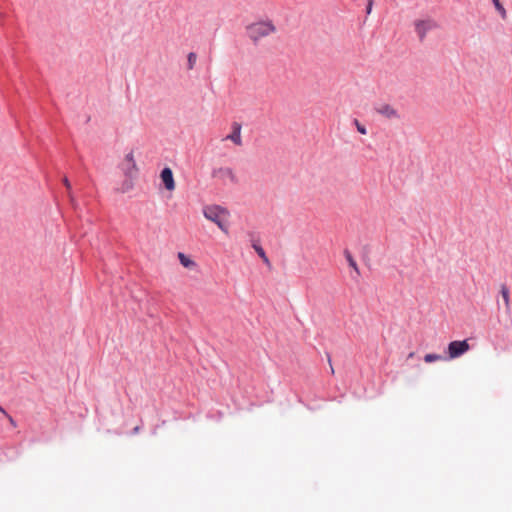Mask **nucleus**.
<instances>
[{
  "label": "nucleus",
  "mask_w": 512,
  "mask_h": 512,
  "mask_svg": "<svg viewBox=\"0 0 512 512\" xmlns=\"http://www.w3.org/2000/svg\"><path fill=\"white\" fill-rule=\"evenodd\" d=\"M276 32V25L270 19L256 21L246 27L247 36L254 44Z\"/></svg>",
  "instance_id": "nucleus-1"
},
{
  "label": "nucleus",
  "mask_w": 512,
  "mask_h": 512,
  "mask_svg": "<svg viewBox=\"0 0 512 512\" xmlns=\"http://www.w3.org/2000/svg\"><path fill=\"white\" fill-rule=\"evenodd\" d=\"M203 215L207 220L215 223L224 233H228L226 220L229 213L225 208L218 205L205 206L203 208Z\"/></svg>",
  "instance_id": "nucleus-2"
},
{
  "label": "nucleus",
  "mask_w": 512,
  "mask_h": 512,
  "mask_svg": "<svg viewBox=\"0 0 512 512\" xmlns=\"http://www.w3.org/2000/svg\"><path fill=\"white\" fill-rule=\"evenodd\" d=\"M415 31L420 40H423L427 33L439 27L438 23L432 18L418 19L414 22Z\"/></svg>",
  "instance_id": "nucleus-3"
},
{
  "label": "nucleus",
  "mask_w": 512,
  "mask_h": 512,
  "mask_svg": "<svg viewBox=\"0 0 512 512\" xmlns=\"http://www.w3.org/2000/svg\"><path fill=\"white\" fill-rule=\"evenodd\" d=\"M212 175L223 183L236 184L238 182L235 172L230 167H220L215 169Z\"/></svg>",
  "instance_id": "nucleus-4"
},
{
  "label": "nucleus",
  "mask_w": 512,
  "mask_h": 512,
  "mask_svg": "<svg viewBox=\"0 0 512 512\" xmlns=\"http://www.w3.org/2000/svg\"><path fill=\"white\" fill-rule=\"evenodd\" d=\"M470 349L467 340L452 341L448 345V355L450 359H455L465 354Z\"/></svg>",
  "instance_id": "nucleus-5"
},
{
  "label": "nucleus",
  "mask_w": 512,
  "mask_h": 512,
  "mask_svg": "<svg viewBox=\"0 0 512 512\" xmlns=\"http://www.w3.org/2000/svg\"><path fill=\"white\" fill-rule=\"evenodd\" d=\"M122 169L125 176L130 180L136 177L138 173V167L133 152H129L125 155Z\"/></svg>",
  "instance_id": "nucleus-6"
},
{
  "label": "nucleus",
  "mask_w": 512,
  "mask_h": 512,
  "mask_svg": "<svg viewBox=\"0 0 512 512\" xmlns=\"http://www.w3.org/2000/svg\"><path fill=\"white\" fill-rule=\"evenodd\" d=\"M376 112L380 116L384 117L387 120H400L401 115L397 108H395L391 104H381L378 107H376Z\"/></svg>",
  "instance_id": "nucleus-7"
},
{
  "label": "nucleus",
  "mask_w": 512,
  "mask_h": 512,
  "mask_svg": "<svg viewBox=\"0 0 512 512\" xmlns=\"http://www.w3.org/2000/svg\"><path fill=\"white\" fill-rule=\"evenodd\" d=\"M160 178H161L162 183L164 184V187L168 191L175 190L176 183H175L173 172H172L171 168L165 167L160 173Z\"/></svg>",
  "instance_id": "nucleus-8"
},
{
  "label": "nucleus",
  "mask_w": 512,
  "mask_h": 512,
  "mask_svg": "<svg viewBox=\"0 0 512 512\" xmlns=\"http://www.w3.org/2000/svg\"><path fill=\"white\" fill-rule=\"evenodd\" d=\"M227 140H231L237 146L242 145V137H241V125L239 123H234L232 126V132L226 136Z\"/></svg>",
  "instance_id": "nucleus-9"
},
{
  "label": "nucleus",
  "mask_w": 512,
  "mask_h": 512,
  "mask_svg": "<svg viewBox=\"0 0 512 512\" xmlns=\"http://www.w3.org/2000/svg\"><path fill=\"white\" fill-rule=\"evenodd\" d=\"M177 256H178V259H179L181 265L184 266L185 268L194 269L197 266L195 261H193L191 258H189L184 253L179 252Z\"/></svg>",
  "instance_id": "nucleus-10"
},
{
  "label": "nucleus",
  "mask_w": 512,
  "mask_h": 512,
  "mask_svg": "<svg viewBox=\"0 0 512 512\" xmlns=\"http://www.w3.org/2000/svg\"><path fill=\"white\" fill-rule=\"evenodd\" d=\"M501 296L503 298V301L505 303V308L507 311L510 310V295H509V289L506 285H502L500 289Z\"/></svg>",
  "instance_id": "nucleus-11"
},
{
  "label": "nucleus",
  "mask_w": 512,
  "mask_h": 512,
  "mask_svg": "<svg viewBox=\"0 0 512 512\" xmlns=\"http://www.w3.org/2000/svg\"><path fill=\"white\" fill-rule=\"evenodd\" d=\"M493 5L496 9V11L499 13L501 19L506 20L507 19V11L500 2V0H492Z\"/></svg>",
  "instance_id": "nucleus-12"
},
{
  "label": "nucleus",
  "mask_w": 512,
  "mask_h": 512,
  "mask_svg": "<svg viewBox=\"0 0 512 512\" xmlns=\"http://www.w3.org/2000/svg\"><path fill=\"white\" fill-rule=\"evenodd\" d=\"M63 184L65 185V187L67 189V193H68V196H69L71 204L75 207L76 206V200L74 198V195L72 194L71 183H70V181L68 180L67 177H64Z\"/></svg>",
  "instance_id": "nucleus-13"
},
{
  "label": "nucleus",
  "mask_w": 512,
  "mask_h": 512,
  "mask_svg": "<svg viewBox=\"0 0 512 512\" xmlns=\"http://www.w3.org/2000/svg\"><path fill=\"white\" fill-rule=\"evenodd\" d=\"M442 359H443L442 356L439 355V354L430 353V354H426L424 356V361L426 363H432V362H435V361H440Z\"/></svg>",
  "instance_id": "nucleus-14"
},
{
  "label": "nucleus",
  "mask_w": 512,
  "mask_h": 512,
  "mask_svg": "<svg viewBox=\"0 0 512 512\" xmlns=\"http://www.w3.org/2000/svg\"><path fill=\"white\" fill-rule=\"evenodd\" d=\"M346 259L349 263V266L352 267L356 272H359L357 263L349 252H346Z\"/></svg>",
  "instance_id": "nucleus-15"
},
{
  "label": "nucleus",
  "mask_w": 512,
  "mask_h": 512,
  "mask_svg": "<svg viewBox=\"0 0 512 512\" xmlns=\"http://www.w3.org/2000/svg\"><path fill=\"white\" fill-rule=\"evenodd\" d=\"M188 68L189 69H193L195 63H196V60H197V55L194 53V52H190L188 54Z\"/></svg>",
  "instance_id": "nucleus-16"
},
{
  "label": "nucleus",
  "mask_w": 512,
  "mask_h": 512,
  "mask_svg": "<svg viewBox=\"0 0 512 512\" xmlns=\"http://www.w3.org/2000/svg\"><path fill=\"white\" fill-rule=\"evenodd\" d=\"M354 125L360 134H362V135L367 134L366 127L363 124H361L357 119H354Z\"/></svg>",
  "instance_id": "nucleus-17"
},
{
  "label": "nucleus",
  "mask_w": 512,
  "mask_h": 512,
  "mask_svg": "<svg viewBox=\"0 0 512 512\" xmlns=\"http://www.w3.org/2000/svg\"><path fill=\"white\" fill-rule=\"evenodd\" d=\"M254 249L257 252V254L264 260V262H268V258L265 254V251L261 246L254 245Z\"/></svg>",
  "instance_id": "nucleus-18"
},
{
  "label": "nucleus",
  "mask_w": 512,
  "mask_h": 512,
  "mask_svg": "<svg viewBox=\"0 0 512 512\" xmlns=\"http://www.w3.org/2000/svg\"><path fill=\"white\" fill-rule=\"evenodd\" d=\"M132 188V183L131 182H125L123 187H122V192H127L128 190H130Z\"/></svg>",
  "instance_id": "nucleus-19"
},
{
  "label": "nucleus",
  "mask_w": 512,
  "mask_h": 512,
  "mask_svg": "<svg viewBox=\"0 0 512 512\" xmlns=\"http://www.w3.org/2000/svg\"><path fill=\"white\" fill-rule=\"evenodd\" d=\"M372 6H373V1L372 0H368V4H367V7H366V13L367 14H370L371 11H372Z\"/></svg>",
  "instance_id": "nucleus-20"
},
{
  "label": "nucleus",
  "mask_w": 512,
  "mask_h": 512,
  "mask_svg": "<svg viewBox=\"0 0 512 512\" xmlns=\"http://www.w3.org/2000/svg\"><path fill=\"white\" fill-rule=\"evenodd\" d=\"M9 422L11 423L12 426H16V423L12 417H9Z\"/></svg>",
  "instance_id": "nucleus-21"
},
{
  "label": "nucleus",
  "mask_w": 512,
  "mask_h": 512,
  "mask_svg": "<svg viewBox=\"0 0 512 512\" xmlns=\"http://www.w3.org/2000/svg\"><path fill=\"white\" fill-rule=\"evenodd\" d=\"M139 431V427L134 428V432L137 433Z\"/></svg>",
  "instance_id": "nucleus-22"
},
{
  "label": "nucleus",
  "mask_w": 512,
  "mask_h": 512,
  "mask_svg": "<svg viewBox=\"0 0 512 512\" xmlns=\"http://www.w3.org/2000/svg\"><path fill=\"white\" fill-rule=\"evenodd\" d=\"M413 356H414V353H413V352H411V353L409 354V358H413Z\"/></svg>",
  "instance_id": "nucleus-23"
}]
</instances>
